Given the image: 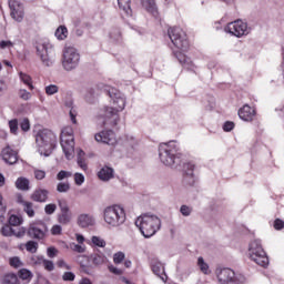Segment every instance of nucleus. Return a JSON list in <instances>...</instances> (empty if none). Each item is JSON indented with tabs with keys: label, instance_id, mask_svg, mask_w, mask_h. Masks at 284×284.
<instances>
[{
	"label": "nucleus",
	"instance_id": "1",
	"mask_svg": "<svg viewBox=\"0 0 284 284\" xmlns=\"http://www.w3.org/2000/svg\"><path fill=\"white\" fill-rule=\"evenodd\" d=\"M113 106H104L99 110L97 120L100 125L114 126L119 123V112L125 110V95L116 88L104 87Z\"/></svg>",
	"mask_w": 284,
	"mask_h": 284
},
{
	"label": "nucleus",
	"instance_id": "2",
	"mask_svg": "<svg viewBox=\"0 0 284 284\" xmlns=\"http://www.w3.org/2000/svg\"><path fill=\"white\" fill-rule=\"evenodd\" d=\"M179 142L170 141L159 146V156L161 163L168 168H178L181 165V152H179Z\"/></svg>",
	"mask_w": 284,
	"mask_h": 284
},
{
	"label": "nucleus",
	"instance_id": "3",
	"mask_svg": "<svg viewBox=\"0 0 284 284\" xmlns=\"http://www.w3.org/2000/svg\"><path fill=\"white\" fill-rule=\"evenodd\" d=\"M135 225L144 239H152L161 230V217L154 214L145 213L135 220Z\"/></svg>",
	"mask_w": 284,
	"mask_h": 284
},
{
	"label": "nucleus",
	"instance_id": "4",
	"mask_svg": "<svg viewBox=\"0 0 284 284\" xmlns=\"http://www.w3.org/2000/svg\"><path fill=\"white\" fill-rule=\"evenodd\" d=\"M36 145L41 156H50L57 148V134L49 129H42L36 134Z\"/></svg>",
	"mask_w": 284,
	"mask_h": 284
},
{
	"label": "nucleus",
	"instance_id": "5",
	"mask_svg": "<svg viewBox=\"0 0 284 284\" xmlns=\"http://www.w3.org/2000/svg\"><path fill=\"white\" fill-rule=\"evenodd\" d=\"M103 219L110 227H121L126 221L125 209L121 205H111L104 209Z\"/></svg>",
	"mask_w": 284,
	"mask_h": 284
},
{
	"label": "nucleus",
	"instance_id": "6",
	"mask_svg": "<svg viewBox=\"0 0 284 284\" xmlns=\"http://www.w3.org/2000/svg\"><path fill=\"white\" fill-rule=\"evenodd\" d=\"M36 50L41 63L44 64L45 68H52V65H54L57 50L52 42L48 40L40 42L37 44Z\"/></svg>",
	"mask_w": 284,
	"mask_h": 284
},
{
	"label": "nucleus",
	"instance_id": "7",
	"mask_svg": "<svg viewBox=\"0 0 284 284\" xmlns=\"http://www.w3.org/2000/svg\"><path fill=\"white\" fill-rule=\"evenodd\" d=\"M60 143L65 159L72 161V159H74V129H72V126H64L62 129Z\"/></svg>",
	"mask_w": 284,
	"mask_h": 284
},
{
	"label": "nucleus",
	"instance_id": "8",
	"mask_svg": "<svg viewBox=\"0 0 284 284\" xmlns=\"http://www.w3.org/2000/svg\"><path fill=\"white\" fill-rule=\"evenodd\" d=\"M168 34L174 48L181 50V52H187L190 49V41H187V34H185V31H183L181 27L170 28Z\"/></svg>",
	"mask_w": 284,
	"mask_h": 284
},
{
	"label": "nucleus",
	"instance_id": "9",
	"mask_svg": "<svg viewBox=\"0 0 284 284\" xmlns=\"http://www.w3.org/2000/svg\"><path fill=\"white\" fill-rule=\"evenodd\" d=\"M248 255L251 261L256 263V265H260V267H267V265H270V258L267 257L265 250H263L260 240L251 242Z\"/></svg>",
	"mask_w": 284,
	"mask_h": 284
},
{
	"label": "nucleus",
	"instance_id": "10",
	"mask_svg": "<svg viewBox=\"0 0 284 284\" xmlns=\"http://www.w3.org/2000/svg\"><path fill=\"white\" fill-rule=\"evenodd\" d=\"M220 284H244L245 276L236 274L232 268H216L215 271Z\"/></svg>",
	"mask_w": 284,
	"mask_h": 284
},
{
	"label": "nucleus",
	"instance_id": "11",
	"mask_svg": "<svg viewBox=\"0 0 284 284\" xmlns=\"http://www.w3.org/2000/svg\"><path fill=\"white\" fill-rule=\"evenodd\" d=\"M81 61V55L79 51H77L73 47H65L63 50V58H62V68L67 72H72L75 68L79 67V62Z\"/></svg>",
	"mask_w": 284,
	"mask_h": 284
},
{
	"label": "nucleus",
	"instance_id": "12",
	"mask_svg": "<svg viewBox=\"0 0 284 284\" xmlns=\"http://www.w3.org/2000/svg\"><path fill=\"white\" fill-rule=\"evenodd\" d=\"M250 27H247V22L243 20H235L233 22L227 23L224 28V32L231 34V37H236L241 39V37H247L250 34Z\"/></svg>",
	"mask_w": 284,
	"mask_h": 284
},
{
	"label": "nucleus",
	"instance_id": "13",
	"mask_svg": "<svg viewBox=\"0 0 284 284\" xmlns=\"http://www.w3.org/2000/svg\"><path fill=\"white\" fill-rule=\"evenodd\" d=\"M48 234V226L43 222L31 223L28 229V235L30 239H36L37 241H43Z\"/></svg>",
	"mask_w": 284,
	"mask_h": 284
},
{
	"label": "nucleus",
	"instance_id": "14",
	"mask_svg": "<svg viewBox=\"0 0 284 284\" xmlns=\"http://www.w3.org/2000/svg\"><path fill=\"white\" fill-rule=\"evenodd\" d=\"M94 140L97 143H103L104 145H116V134L112 130H104L95 133Z\"/></svg>",
	"mask_w": 284,
	"mask_h": 284
},
{
	"label": "nucleus",
	"instance_id": "15",
	"mask_svg": "<svg viewBox=\"0 0 284 284\" xmlns=\"http://www.w3.org/2000/svg\"><path fill=\"white\" fill-rule=\"evenodd\" d=\"M9 8L11 10V17L18 23L23 21L24 12H23V4L18 0H9Z\"/></svg>",
	"mask_w": 284,
	"mask_h": 284
},
{
	"label": "nucleus",
	"instance_id": "16",
	"mask_svg": "<svg viewBox=\"0 0 284 284\" xmlns=\"http://www.w3.org/2000/svg\"><path fill=\"white\" fill-rule=\"evenodd\" d=\"M1 158L4 161V163H8V165H14V163L19 161V153L10 145H7L1 151Z\"/></svg>",
	"mask_w": 284,
	"mask_h": 284
},
{
	"label": "nucleus",
	"instance_id": "17",
	"mask_svg": "<svg viewBox=\"0 0 284 284\" xmlns=\"http://www.w3.org/2000/svg\"><path fill=\"white\" fill-rule=\"evenodd\" d=\"M151 270L155 276H159L163 283H168V274L165 273V265L159 260H152Z\"/></svg>",
	"mask_w": 284,
	"mask_h": 284
},
{
	"label": "nucleus",
	"instance_id": "18",
	"mask_svg": "<svg viewBox=\"0 0 284 284\" xmlns=\"http://www.w3.org/2000/svg\"><path fill=\"white\" fill-rule=\"evenodd\" d=\"M72 221V212L68 204L60 203V213L58 214V223L68 225Z\"/></svg>",
	"mask_w": 284,
	"mask_h": 284
},
{
	"label": "nucleus",
	"instance_id": "19",
	"mask_svg": "<svg viewBox=\"0 0 284 284\" xmlns=\"http://www.w3.org/2000/svg\"><path fill=\"white\" fill-rule=\"evenodd\" d=\"M239 116L242 121H254L256 116V109L250 106V104H244L243 108L239 110Z\"/></svg>",
	"mask_w": 284,
	"mask_h": 284
},
{
	"label": "nucleus",
	"instance_id": "20",
	"mask_svg": "<svg viewBox=\"0 0 284 284\" xmlns=\"http://www.w3.org/2000/svg\"><path fill=\"white\" fill-rule=\"evenodd\" d=\"M2 236H17L18 239H21L26 234V229L21 227L14 230L10 224H4L0 230Z\"/></svg>",
	"mask_w": 284,
	"mask_h": 284
},
{
	"label": "nucleus",
	"instance_id": "21",
	"mask_svg": "<svg viewBox=\"0 0 284 284\" xmlns=\"http://www.w3.org/2000/svg\"><path fill=\"white\" fill-rule=\"evenodd\" d=\"M94 223H97V220H94L92 214L82 213L78 216L79 227H92Z\"/></svg>",
	"mask_w": 284,
	"mask_h": 284
},
{
	"label": "nucleus",
	"instance_id": "22",
	"mask_svg": "<svg viewBox=\"0 0 284 284\" xmlns=\"http://www.w3.org/2000/svg\"><path fill=\"white\" fill-rule=\"evenodd\" d=\"M142 7L152 14L155 19H159V8L156 7V0H142Z\"/></svg>",
	"mask_w": 284,
	"mask_h": 284
},
{
	"label": "nucleus",
	"instance_id": "23",
	"mask_svg": "<svg viewBox=\"0 0 284 284\" xmlns=\"http://www.w3.org/2000/svg\"><path fill=\"white\" fill-rule=\"evenodd\" d=\"M131 3V0H118V6L123 17H132Z\"/></svg>",
	"mask_w": 284,
	"mask_h": 284
},
{
	"label": "nucleus",
	"instance_id": "24",
	"mask_svg": "<svg viewBox=\"0 0 284 284\" xmlns=\"http://www.w3.org/2000/svg\"><path fill=\"white\" fill-rule=\"evenodd\" d=\"M98 178L100 179V181H110L114 179V169H112V166H103L98 172Z\"/></svg>",
	"mask_w": 284,
	"mask_h": 284
},
{
	"label": "nucleus",
	"instance_id": "25",
	"mask_svg": "<svg viewBox=\"0 0 284 284\" xmlns=\"http://www.w3.org/2000/svg\"><path fill=\"white\" fill-rule=\"evenodd\" d=\"M48 194H49L48 190L38 189L32 193L31 199L37 203H45L48 201Z\"/></svg>",
	"mask_w": 284,
	"mask_h": 284
},
{
	"label": "nucleus",
	"instance_id": "26",
	"mask_svg": "<svg viewBox=\"0 0 284 284\" xmlns=\"http://www.w3.org/2000/svg\"><path fill=\"white\" fill-rule=\"evenodd\" d=\"M90 261L91 263H93V265H105V263H108V257L103 254V253H93L90 256Z\"/></svg>",
	"mask_w": 284,
	"mask_h": 284
},
{
	"label": "nucleus",
	"instance_id": "27",
	"mask_svg": "<svg viewBox=\"0 0 284 284\" xmlns=\"http://www.w3.org/2000/svg\"><path fill=\"white\" fill-rule=\"evenodd\" d=\"M16 187L22 192H28V190H30V180H28V178H18Z\"/></svg>",
	"mask_w": 284,
	"mask_h": 284
},
{
	"label": "nucleus",
	"instance_id": "28",
	"mask_svg": "<svg viewBox=\"0 0 284 284\" xmlns=\"http://www.w3.org/2000/svg\"><path fill=\"white\" fill-rule=\"evenodd\" d=\"M19 79L24 85H27V88H29V90H34V84H32V77H30V74L20 71Z\"/></svg>",
	"mask_w": 284,
	"mask_h": 284
},
{
	"label": "nucleus",
	"instance_id": "29",
	"mask_svg": "<svg viewBox=\"0 0 284 284\" xmlns=\"http://www.w3.org/2000/svg\"><path fill=\"white\" fill-rule=\"evenodd\" d=\"M68 28L65 26L58 27L54 32V37L58 41H65V39H68Z\"/></svg>",
	"mask_w": 284,
	"mask_h": 284
},
{
	"label": "nucleus",
	"instance_id": "30",
	"mask_svg": "<svg viewBox=\"0 0 284 284\" xmlns=\"http://www.w3.org/2000/svg\"><path fill=\"white\" fill-rule=\"evenodd\" d=\"M185 179H191L190 184L194 183V164L192 162L184 164Z\"/></svg>",
	"mask_w": 284,
	"mask_h": 284
},
{
	"label": "nucleus",
	"instance_id": "31",
	"mask_svg": "<svg viewBox=\"0 0 284 284\" xmlns=\"http://www.w3.org/2000/svg\"><path fill=\"white\" fill-rule=\"evenodd\" d=\"M85 152H83V150H78V165L79 168H81V170H88V163H85Z\"/></svg>",
	"mask_w": 284,
	"mask_h": 284
},
{
	"label": "nucleus",
	"instance_id": "32",
	"mask_svg": "<svg viewBox=\"0 0 284 284\" xmlns=\"http://www.w3.org/2000/svg\"><path fill=\"white\" fill-rule=\"evenodd\" d=\"M197 266L200 267L202 274H212V271H210V265L205 263L203 257L197 258Z\"/></svg>",
	"mask_w": 284,
	"mask_h": 284
},
{
	"label": "nucleus",
	"instance_id": "33",
	"mask_svg": "<svg viewBox=\"0 0 284 284\" xmlns=\"http://www.w3.org/2000/svg\"><path fill=\"white\" fill-rule=\"evenodd\" d=\"M8 223L9 225H11V227H19V225L23 223V217L18 215H11L8 220Z\"/></svg>",
	"mask_w": 284,
	"mask_h": 284
},
{
	"label": "nucleus",
	"instance_id": "34",
	"mask_svg": "<svg viewBox=\"0 0 284 284\" xmlns=\"http://www.w3.org/2000/svg\"><path fill=\"white\" fill-rule=\"evenodd\" d=\"M57 192L60 194L70 192V182H59L57 185Z\"/></svg>",
	"mask_w": 284,
	"mask_h": 284
},
{
	"label": "nucleus",
	"instance_id": "35",
	"mask_svg": "<svg viewBox=\"0 0 284 284\" xmlns=\"http://www.w3.org/2000/svg\"><path fill=\"white\" fill-rule=\"evenodd\" d=\"M44 92L48 97H54L59 92V85L57 84H49L44 88Z\"/></svg>",
	"mask_w": 284,
	"mask_h": 284
},
{
	"label": "nucleus",
	"instance_id": "36",
	"mask_svg": "<svg viewBox=\"0 0 284 284\" xmlns=\"http://www.w3.org/2000/svg\"><path fill=\"white\" fill-rule=\"evenodd\" d=\"M98 95L99 93L93 88H91L87 91L85 101H88V103H94V100Z\"/></svg>",
	"mask_w": 284,
	"mask_h": 284
},
{
	"label": "nucleus",
	"instance_id": "37",
	"mask_svg": "<svg viewBox=\"0 0 284 284\" xmlns=\"http://www.w3.org/2000/svg\"><path fill=\"white\" fill-rule=\"evenodd\" d=\"M22 207H23V211L26 212V214L29 216V219H33L34 207H33L32 202L24 203V205Z\"/></svg>",
	"mask_w": 284,
	"mask_h": 284
},
{
	"label": "nucleus",
	"instance_id": "38",
	"mask_svg": "<svg viewBox=\"0 0 284 284\" xmlns=\"http://www.w3.org/2000/svg\"><path fill=\"white\" fill-rule=\"evenodd\" d=\"M9 129L11 134H19V120L13 119L9 121Z\"/></svg>",
	"mask_w": 284,
	"mask_h": 284
},
{
	"label": "nucleus",
	"instance_id": "39",
	"mask_svg": "<svg viewBox=\"0 0 284 284\" xmlns=\"http://www.w3.org/2000/svg\"><path fill=\"white\" fill-rule=\"evenodd\" d=\"M70 250H72V252H77L78 254H83V252H85V245L84 244H77V243H71L69 245Z\"/></svg>",
	"mask_w": 284,
	"mask_h": 284
},
{
	"label": "nucleus",
	"instance_id": "40",
	"mask_svg": "<svg viewBox=\"0 0 284 284\" xmlns=\"http://www.w3.org/2000/svg\"><path fill=\"white\" fill-rule=\"evenodd\" d=\"M123 261H125V253H123V252L114 253L113 263H115V265H121V263H123Z\"/></svg>",
	"mask_w": 284,
	"mask_h": 284
},
{
	"label": "nucleus",
	"instance_id": "41",
	"mask_svg": "<svg viewBox=\"0 0 284 284\" xmlns=\"http://www.w3.org/2000/svg\"><path fill=\"white\" fill-rule=\"evenodd\" d=\"M19 276L22 278V281H29V278H32V272L28 268H21L19 271Z\"/></svg>",
	"mask_w": 284,
	"mask_h": 284
},
{
	"label": "nucleus",
	"instance_id": "42",
	"mask_svg": "<svg viewBox=\"0 0 284 284\" xmlns=\"http://www.w3.org/2000/svg\"><path fill=\"white\" fill-rule=\"evenodd\" d=\"M26 247H27V252H31V254H36L37 250H39V243L34 241H29Z\"/></svg>",
	"mask_w": 284,
	"mask_h": 284
},
{
	"label": "nucleus",
	"instance_id": "43",
	"mask_svg": "<svg viewBox=\"0 0 284 284\" xmlns=\"http://www.w3.org/2000/svg\"><path fill=\"white\" fill-rule=\"evenodd\" d=\"M18 94H19L20 99H22V101H30V99H32V93H30L26 89H20Z\"/></svg>",
	"mask_w": 284,
	"mask_h": 284
},
{
	"label": "nucleus",
	"instance_id": "44",
	"mask_svg": "<svg viewBox=\"0 0 284 284\" xmlns=\"http://www.w3.org/2000/svg\"><path fill=\"white\" fill-rule=\"evenodd\" d=\"M71 176H72V172H70V171H64V170H61V171L57 174L58 181H65V179H71Z\"/></svg>",
	"mask_w": 284,
	"mask_h": 284
},
{
	"label": "nucleus",
	"instance_id": "45",
	"mask_svg": "<svg viewBox=\"0 0 284 284\" xmlns=\"http://www.w3.org/2000/svg\"><path fill=\"white\" fill-rule=\"evenodd\" d=\"M9 264L11 265V267H22L23 266V262H21V258H19L18 256L11 257L9 260Z\"/></svg>",
	"mask_w": 284,
	"mask_h": 284
},
{
	"label": "nucleus",
	"instance_id": "46",
	"mask_svg": "<svg viewBox=\"0 0 284 284\" xmlns=\"http://www.w3.org/2000/svg\"><path fill=\"white\" fill-rule=\"evenodd\" d=\"M176 59L179 60V62L182 64V65H185L187 63H190V60H187V58L185 57V54H183L182 52H179V51H173Z\"/></svg>",
	"mask_w": 284,
	"mask_h": 284
},
{
	"label": "nucleus",
	"instance_id": "47",
	"mask_svg": "<svg viewBox=\"0 0 284 284\" xmlns=\"http://www.w3.org/2000/svg\"><path fill=\"white\" fill-rule=\"evenodd\" d=\"M18 281H19V278L17 277V275L14 273H10L4 276L6 284H17Z\"/></svg>",
	"mask_w": 284,
	"mask_h": 284
},
{
	"label": "nucleus",
	"instance_id": "48",
	"mask_svg": "<svg viewBox=\"0 0 284 284\" xmlns=\"http://www.w3.org/2000/svg\"><path fill=\"white\" fill-rule=\"evenodd\" d=\"M44 260L45 258L43 257V255H32L31 256L32 265H43Z\"/></svg>",
	"mask_w": 284,
	"mask_h": 284
},
{
	"label": "nucleus",
	"instance_id": "49",
	"mask_svg": "<svg viewBox=\"0 0 284 284\" xmlns=\"http://www.w3.org/2000/svg\"><path fill=\"white\" fill-rule=\"evenodd\" d=\"M93 245H97V247H105V240L99 237V236H93L91 239Z\"/></svg>",
	"mask_w": 284,
	"mask_h": 284
},
{
	"label": "nucleus",
	"instance_id": "50",
	"mask_svg": "<svg viewBox=\"0 0 284 284\" xmlns=\"http://www.w3.org/2000/svg\"><path fill=\"white\" fill-rule=\"evenodd\" d=\"M109 37L112 41H119L121 39V31L119 29H113L110 31Z\"/></svg>",
	"mask_w": 284,
	"mask_h": 284
},
{
	"label": "nucleus",
	"instance_id": "51",
	"mask_svg": "<svg viewBox=\"0 0 284 284\" xmlns=\"http://www.w3.org/2000/svg\"><path fill=\"white\" fill-rule=\"evenodd\" d=\"M42 265L47 272H53L54 271V262L50 260H43Z\"/></svg>",
	"mask_w": 284,
	"mask_h": 284
},
{
	"label": "nucleus",
	"instance_id": "52",
	"mask_svg": "<svg viewBox=\"0 0 284 284\" xmlns=\"http://www.w3.org/2000/svg\"><path fill=\"white\" fill-rule=\"evenodd\" d=\"M6 214V204H3V195L0 194V223H3Z\"/></svg>",
	"mask_w": 284,
	"mask_h": 284
},
{
	"label": "nucleus",
	"instance_id": "53",
	"mask_svg": "<svg viewBox=\"0 0 284 284\" xmlns=\"http://www.w3.org/2000/svg\"><path fill=\"white\" fill-rule=\"evenodd\" d=\"M33 174L37 181H43V179H45V171L43 170L36 169L33 170Z\"/></svg>",
	"mask_w": 284,
	"mask_h": 284
},
{
	"label": "nucleus",
	"instance_id": "54",
	"mask_svg": "<svg viewBox=\"0 0 284 284\" xmlns=\"http://www.w3.org/2000/svg\"><path fill=\"white\" fill-rule=\"evenodd\" d=\"M14 47V43L10 40H2L0 41V49L1 50H10V48H13Z\"/></svg>",
	"mask_w": 284,
	"mask_h": 284
},
{
	"label": "nucleus",
	"instance_id": "55",
	"mask_svg": "<svg viewBox=\"0 0 284 284\" xmlns=\"http://www.w3.org/2000/svg\"><path fill=\"white\" fill-rule=\"evenodd\" d=\"M74 183L75 185H83L85 183V176L81 173H75L74 174Z\"/></svg>",
	"mask_w": 284,
	"mask_h": 284
},
{
	"label": "nucleus",
	"instance_id": "56",
	"mask_svg": "<svg viewBox=\"0 0 284 284\" xmlns=\"http://www.w3.org/2000/svg\"><path fill=\"white\" fill-rule=\"evenodd\" d=\"M180 212H181L182 216H190V214H192V206L182 205L180 207Z\"/></svg>",
	"mask_w": 284,
	"mask_h": 284
},
{
	"label": "nucleus",
	"instance_id": "57",
	"mask_svg": "<svg viewBox=\"0 0 284 284\" xmlns=\"http://www.w3.org/2000/svg\"><path fill=\"white\" fill-rule=\"evenodd\" d=\"M20 128H21V131H22V132H28V131L30 130V120L23 119V120L20 122Z\"/></svg>",
	"mask_w": 284,
	"mask_h": 284
},
{
	"label": "nucleus",
	"instance_id": "58",
	"mask_svg": "<svg viewBox=\"0 0 284 284\" xmlns=\"http://www.w3.org/2000/svg\"><path fill=\"white\" fill-rule=\"evenodd\" d=\"M61 232H63V229H62L61 225H59V224H55V225H53V226L51 227V234H52L53 236H59V235H61Z\"/></svg>",
	"mask_w": 284,
	"mask_h": 284
},
{
	"label": "nucleus",
	"instance_id": "59",
	"mask_svg": "<svg viewBox=\"0 0 284 284\" xmlns=\"http://www.w3.org/2000/svg\"><path fill=\"white\" fill-rule=\"evenodd\" d=\"M45 214H54L57 212V204H47L44 207Z\"/></svg>",
	"mask_w": 284,
	"mask_h": 284
},
{
	"label": "nucleus",
	"instance_id": "60",
	"mask_svg": "<svg viewBox=\"0 0 284 284\" xmlns=\"http://www.w3.org/2000/svg\"><path fill=\"white\" fill-rule=\"evenodd\" d=\"M57 254H59V251L57 248H54V246H50L47 250V255L49 256V258H54V256H57Z\"/></svg>",
	"mask_w": 284,
	"mask_h": 284
},
{
	"label": "nucleus",
	"instance_id": "61",
	"mask_svg": "<svg viewBox=\"0 0 284 284\" xmlns=\"http://www.w3.org/2000/svg\"><path fill=\"white\" fill-rule=\"evenodd\" d=\"M109 271L111 274H115V276H121V274H123V270L118 268L114 265L109 266Z\"/></svg>",
	"mask_w": 284,
	"mask_h": 284
},
{
	"label": "nucleus",
	"instance_id": "62",
	"mask_svg": "<svg viewBox=\"0 0 284 284\" xmlns=\"http://www.w3.org/2000/svg\"><path fill=\"white\" fill-rule=\"evenodd\" d=\"M63 281H74V278H77V275H74V273L72 272H65L62 275Z\"/></svg>",
	"mask_w": 284,
	"mask_h": 284
},
{
	"label": "nucleus",
	"instance_id": "63",
	"mask_svg": "<svg viewBox=\"0 0 284 284\" xmlns=\"http://www.w3.org/2000/svg\"><path fill=\"white\" fill-rule=\"evenodd\" d=\"M224 132H232L234 130V122L227 121L223 125Z\"/></svg>",
	"mask_w": 284,
	"mask_h": 284
},
{
	"label": "nucleus",
	"instance_id": "64",
	"mask_svg": "<svg viewBox=\"0 0 284 284\" xmlns=\"http://www.w3.org/2000/svg\"><path fill=\"white\" fill-rule=\"evenodd\" d=\"M273 227H274L275 230H283V227H284V221L281 220V219H276V220L274 221Z\"/></svg>",
	"mask_w": 284,
	"mask_h": 284
}]
</instances>
